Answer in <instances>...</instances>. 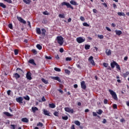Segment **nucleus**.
Instances as JSON below:
<instances>
[{"label":"nucleus","mask_w":129,"mask_h":129,"mask_svg":"<svg viewBox=\"0 0 129 129\" xmlns=\"http://www.w3.org/2000/svg\"><path fill=\"white\" fill-rule=\"evenodd\" d=\"M56 40L58 44H59L60 46H62V45H63V43H64V38L62 36H57L56 37Z\"/></svg>","instance_id":"f257e3e1"},{"label":"nucleus","mask_w":129,"mask_h":129,"mask_svg":"<svg viewBox=\"0 0 129 129\" xmlns=\"http://www.w3.org/2000/svg\"><path fill=\"white\" fill-rule=\"evenodd\" d=\"M109 92H110V94H111L112 97L114 99V100H117L118 98L116 93L110 89L109 90Z\"/></svg>","instance_id":"f03ea898"},{"label":"nucleus","mask_w":129,"mask_h":129,"mask_svg":"<svg viewBox=\"0 0 129 129\" xmlns=\"http://www.w3.org/2000/svg\"><path fill=\"white\" fill-rule=\"evenodd\" d=\"M77 42L79 43V44H81V43H83V42H85V38H83L82 37H78L76 39Z\"/></svg>","instance_id":"7ed1b4c3"},{"label":"nucleus","mask_w":129,"mask_h":129,"mask_svg":"<svg viewBox=\"0 0 129 129\" xmlns=\"http://www.w3.org/2000/svg\"><path fill=\"white\" fill-rule=\"evenodd\" d=\"M64 110L67 112H69V113H73L74 112L73 109L70 107H65Z\"/></svg>","instance_id":"20e7f679"},{"label":"nucleus","mask_w":129,"mask_h":129,"mask_svg":"<svg viewBox=\"0 0 129 129\" xmlns=\"http://www.w3.org/2000/svg\"><path fill=\"white\" fill-rule=\"evenodd\" d=\"M61 6L62 7H63V6H66L67 8H70L72 10H73L74 9L73 7L71 6V5L67 2H62L61 3Z\"/></svg>","instance_id":"39448f33"},{"label":"nucleus","mask_w":129,"mask_h":129,"mask_svg":"<svg viewBox=\"0 0 129 129\" xmlns=\"http://www.w3.org/2000/svg\"><path fill=\"white\" fill-rule=\"evenodd\" d=\"M16 100L19 103H23V101L24 100V99L22 97H19L18 98H17L16 99Z\"/></svg>","instance_id":"423d86ee"},{"label":"nucleus","mask_w":129,"mask_h":129,"mask_svg":"<svg viewBox=\"0 0 129 129\" xmlns=\"http://www.w3.org/2000/svg\"><path fill=\"white\" fill-rule=\"evenodd\" d=\"M32 74L30 72H28L26 74V78L28 79V80H32Z\"/></svg>","instance_id":"0eeeda50"},{"label":"nucleus","mask_w":129,"mask_h":129,"mask_svg":"<svg viewBox=\"0 0 129 129\" xmlns=\"http://www.w3.org/2000/svg\"><path fill=\"white\" fill-rule=\"evenodd\" d=\"M88 60L90 61V63H92V65H95V63H94V60H93V56H90Z\"/></svg>","instance_id":"6e6552de"},{"label":"nucleus","mask_w":129,"mask_h":129,"mask_svg":"<svg viewBox=\"0 0 129 129\" xmlns=\"http://www.w3.org/2000/svg\"><path fill=\"white\" fill-rule=\"evenodd\" d=\"M50 78L53 79V80H57L58 82H61V80L58 77H51Z\"/></svg>","instance_id":"1a4fd4ad"},{"label":"nucleus","mask_w":129,"mask_h":129,"mask_svg":"<svg viewBox=\"0 0 129 129\" xmlns=\"http://www.w3.org/2000/svg\"><path fill=\"white\" fill-rule=\"evenodd\" d=\"M81 88L83 89H86V85L85 84V82L83 81L81 83Z\"/></svg>","instance_id":"9d476101"},{"label":"nucleus","mask_w":129,"mask_h":129,"mask_svg":"<svg viewBox=\"0 0 129 129\" xmlns=\"http://www.w3.org/2000/svg\"><path fill=\"white\" fill-rule=\"evenodd\" d=\"M17 19L19 22H21V23H22L23 24H26V21L23 19V18L21 17H18Z\"/></svg>","instance_id":"9b49d317"},{"label":"nucleus","mask_w":129,"mask_h":129,"mask_svg":"<svg viewBox=\"0 0 129 129\" xmlns=\"http://www.w3.org/2000/svg\"><path fill=\"white\" fill-rule=\"evenodd\" d=\"M117 63H116V62L115 61H113V62H111L110 63L111 68H114V67H115V66H116Z\"/></svg>","instance_id":"f8f14e48"},{"label":"nucleus","mask_w":129,"mask_h":129,"mask_svg":"<svg viewBox=\"0 0 129 129\" xmlns=\"http://www.w3.org/2000/svg\"><path fill=\"white\" fill-rule=\"evenodd\" d=\"M106 54L107 55V56L111 55V50L110 49H107L106 50Z\"/></svg>","instance_id":"ddd939ff"},{"label":"nucleus","mask_w":129,"mask_h":129,"mask_svg":"<svg viewBox=\"0 0 129 129\" xmlns=\"http://www.w3.org/2000/svg\"><path fill=\"white\" fill-rule=\"evenodd\" d=\"M116 35H117L118 36H120L121 34H122V32L120 30H115Z\"/></svg>","instance_id":"4468645a"},{"label":"nucleus","mask_w":129,"mask_h":129,"mask_svg":"<svg viewBox=\"0 0 129 129\" xmlns=\"http://www.w3.org/2000/svg\"><path fill=\"white\" fill-rule=\"evenodd\" d=\"M36 33L38 35H41L42 34L41 29L40 28H36Z\"/></svg>","instance_id":"2eb2a0df"},{"label":"nucleus","mask_w":129,"mask_h":129,"mask_svg":"<svg viewBox=\"0 0 129 129\" xmlns=\"http://www.w3.org/2000/svg\"><path fill=\"white\" fill-rule=\"evenodd\" d=\"M43 112H44V114H45V115H47V116H49V114L50 113H49V111L47 110H46L45 109L43 110Z\"/></svg>","instance_id":"dca6fc26"},{"label":"nucleus","mask_w":129,"mask_h":129,"mask_svg":"<svg viewBox=\"0 0 129 129\" xmlns=\"http://www.w3.org/2000/svg\"><path fill=\"white\" fill-rule=\"evenodd\" d=\"M49 107L50 108H55L56 107V105L54 103L49 104Z\"/></svg>","instance_id":"f3484780"},{"label":"nucleus","mask_w":129,"mask_h":129,"mask_svg":"<svg viewBox=\"0 0 129 129\" xmlns=\"http://www.w3.org/2000/svg\"><path fill=\"white\" fill-rule=\"evenodd\" d=\"M46 34V30L45 29H41V36H45Z\"/></svg>","instance_id":"a211bd4d"},{"label":"nucleus","mask_w":129,"mask_h":129,"mask_svg":"<svg viewBox=\"0 0 129 129\" xmlns=\"http://www.w3.org/2000/svg\"><path fill=\"white\" fill-rule=\"evenodd\" d=\"M32 110L33 112H36V111H38V108H37V107H32Z\"/></svg>","instance_id":"6ab92c4d"},{"label":"nucleus","mask_w":129,"mask_h":129,"mask_svg":"<svg viewBox=\"0 0 129 129\" xmlns=\"http://www.w3.org/2000/svg\"><path fill=\"white\" fill-rule=\"evenodd\" d=\"M29 63H30V64H32V65H36V63H35V61L34 59H30L29 60Z\"/></svg>","instance_id":"aec40b11"},{"label":"nucleus","mask_w":129,"mask_h":129,"mask_svg":"<svg viewBox=\"0 0 129 129\" xmlns=\"http://www.w3.org/2000/svg\"><path fill=\"white\" fill-rule=\"evenodd\" d=\"M4 114H5L7 116H13V115L11 114V113L8 112H4Z\"/></svg>","instance_id":"412c9836"},{"label":"nucleus","mask_w":129,"mask_h":129,"mask_svg":"<svg viewBox=\"0 0 129 129\" xmlns=\"http://www.w3.org/2000/svg\"><path fill=\"white\" fill-rule=\"evenodd\" d=\"M23 1L25 4H26V5H30L31 3V0H23Z\"/></svg>","instance_id":"4be33fe9"},{"label":"nucleus","mask_w":129,"mask_h":129,"mask_svg":"<svg viewBox=\"0 0 129 129\" xmlns=\"http://www.w3.org/2000/svg\"><path fill=\"white\" fill-rule=\"evenodd\" d=\"M22 121H23V122H28L29 119H28V118H23L22 119Z\"/></svg>","instance_id":"5701e85b"},{"label":"nucleus","mask_w":129,"mask_h":129,"mask_svg":"<svg viewBox=\"0 0 129 129\" xmlns=\"http://www.w3.org/2000/svg\"><path fill=\"white\" fill-rule=\"evenodd\" d=\"M117 15L120 16H122L123 17H125V14L122 12H118Z\"/></svg>","instance_id":"b1692460"},{"label":"nucleus","mask_w":129,"mask_h":129,"mask_svg":"<svg viewBox=\"0 0 129 129\" xmlns=\"http://www.w3.org/2000/svg\"><path fill=\"white\" fill-rule=\"evenodd\" d=\"M14 77L16 78V79H18V78H20V76L18 73H16L14 74Z\"/></svg>","instance_id":"393cba45"},{"label":"nucleus","mask_w":129,"mask_h":129,"mask_svg":"<svg viewBox=\"0 0 129 129\" xmlns=\"http://www.w3.org/2000/svg\"><path fill=\"white\" fill-rule=\"evenodd\" d=\"M128 75H129L128 72H126V73L123 74V77H127V76H128Z\"/></svg>","instance_id":"a878e982"},{"label":"nucleus","mask_w":129,"mask_h":129,"mask_svg":"<svg viewBox=\"0 0 129 129\" xmlns=\"http://www.w3.org/2000/svg\"><path fill=\"white\" fill-rule=\"evenodd\" d=\"M70 4H71V5H73L74 6L77 5V3H76L75 1H71Z\"/></svg>","instance_id":"bb28decb"},{"label":"nucleus","mask_w":129,"mask_h":129,"mask_svg":"<svg viewBox=\"0 0 129 129\" xmlns=\"http://www.w3.org/2000/svg\"><path fill=\"white\" fill-rule=\"evenodd\" d=\"M103 112V111H102V110L101 109H99L98 110V112H97V113H98V114H102V113Z\"/></svg>","instance_id":"cd10ccee"},{"label":"nucleus","mask_w":129,"mask_h":129,"mask_svg":"<svg viewBox=\"0 0 129 129\" xmlns=\"http://www.w3.org/2000/svg\"><path fill=\"white\" fill-rule=\"evenodd\" d=\"M0 7L3 8V9H6V8L7 7V6H6V5L3 3H0Z\"/></svg>","instance_id":"c85d7f7f"},{"label":"nucleus","mask_w":129,"mask_h":129,"mask_svg":"<svg viewBox=\"0 0 129 129\" xmlns=\"http://www.w3.org/2000/svg\"><path fill=\"white\" fill-rule=\"evenodd\" d=\"M41 80L43 83H45V84H48V81L45 80V79H42Z\"/></svg>","instance_id":"c756f323"},{"label":"nucleus","mask_w":129,"mask_h":129,"mask_svg":"<svg viewBox=\"0 0 129 129\" xmlns=\"http://www.w3.org/2000/svg\"><path fill=\"white\" fill-rule=\"evenodd\" d=\"M85 49H86V50H89V49H90V45H86L85 46Z\"/></svg>","instance_id":"7c9ffc66"},{"label":"nucleus","mask_w":129,"mask_h":129,"mask_svg":"<svg viewBox=\"0 0 129 129\" xmlns=\"http://www.w3.org/2000/svg\"><path fill=\"white\" fill-rule=\"evenodd\" d=\"M75 124H76V125H78V126L80 125V122L78 120L75 121Z\"/></svg>","instance_id":"2f4dec72"},{"label":"nucleus","mask_w":129,"mask_h":129,"mask_svg":"<svg viewBox=\"0 0 129 129\" xmlns=\"http://www.w3.org/2000/svg\"><path fill=\"white\" fill-rule=\"evenodd\" d=\"M36 47L37 48V49H38L39 50H42V46H41L40 44H37L36 45Z\"/></svg>","instance_id":"473e14b6"},{"label":"nucleus","mask_w":129,"mask_h":129,"mask_svg":"<svg viewBox=\"0 0 129 129\" xmlns=\"http://www.w3.org/2000/svg\"><path fill=\"white\" fill-rule=\"evenodd\" d=\"M98 38L102 40V39H103V38H104V36H103V35H98Z\"/></svg>","instance_id":"72a5a7b5"},{"label":"nucleus","mask_w":129,"mask_h":129,"mask_svg":"<svg viewBox=\"0 0 129 129\" xmlns=\"http://www.w3.org/2000/svg\"><path fill=\"white\" fill-rule=\"evenodd\" d=\"M23 98H24V99H25L26 100H28V101L30 100V97H29V96L28 95L24 97Z\"/></svg>","instance_id":"f704fd0d"},{"label":"nucleus","mask_w":129,"mask_h":129,"mask_svg":"<svg viewBox=\"0 0 129 129\" xmlns=\"http://www.w3.org/2000/svg\"><path fill=\"white\" fill-rule=\"evenodd\" d=\"M55 71H56L57 72H61V69L57 68H54Z\"/></svg>","instance_id":"c9c22d12"},{"label":"nucleus","mask_w":129,"mask_h":129,"mask_svg":"<svg viewBox=\"0 0 129 129\" xmlns=\"http://www.w3.org/2000/svg\"><path fill=\"white\" fill-rule=\"evenodd\" d=\"M58 17H59V18H61V19H64L65 18L64 14H59L58 15Z\"/></svg>","instance_id":"e433bc0d"},{"label":"nucleus","mask_w":129,"mask_h":129,"mask_svg":"<svg viewBox=\"0 0 129 129\" xmlns=\"http://www.w3.org/2000/svg\"><path fill=\"white\" fill-rule=\"evenodd\" d=\"M83 25L84 27H89V24H88L86 22L83 23Z\"/></svg>","instance_id":"4c0bfd02"},{"label":"nucleus","mask_w":129,"mask_h":129,"mask_svg":"<svg viewBox=\"0 0 129 129\" xmlns=\"http://www.w3.org/2000/svg\"><path fill=\"white\" fill-rule=\"evenodd\" d=\"M37 126H40L41 127H42V126H43V123L42 122H39L38 123H37Z\"/></svg>","instance_id":"58836bf2"},{"label":"nucleus","mask_w":129,"mask_h":129,"mask_svg":"<svg viewBox=\"0 0 129 129\" xmlns=\"http://www.w3.org/2000/svg\"><path fill=\"white\" fill-rule=\"evenodd\" d=\"M43 15H45V16L49 15V13H48V11H47L43 12Z\"/></svg>","instance_id":"ea45409f"},{"label":"nucleus","mask_w":129,"mask_h":129,"mask_svg":"<svg viewBox=\"0 0 129 129\" xmlns=\"http://www.w3.org/2000/svg\"><path fill=\"white\" fill-rule=\"evenodd\" d=\"M116 68L118 69V70H120V67L117 63L116 64Z\"/></svg>","instance_id":"a19ab883"},{"label":"nucleus","mask_w":129,"mask_h":129,"mask_svg":"<svg viewBox=\"0 0 129 129\" xmlns=\"http://www.w3.org/2000/svg\"><path fill=\"white\" fill-rule=\"evenodd\" d=\"M66 61H71L72 60V58L68 57L66 58Z\"/></svg>","instance_id":"79ce46f5"},{"label":"nucleus","mask_w":129,"mask_h":129,"mask_svg":"<svg viewBox=\"0 0 129 129\" xmlns=\"http://www.w3.org/2000/svg\"><path fill=\"white\" fill-rule=\"evenodd\" d=\"M62 119H64V120H67L68 119V116H65L62 117Z\"/></svg>","instance_id":"37998d69"},{"label":"nucleus","mask_w":129,"mask_h":129,"mask_svg":"<svg viewBox=\"0 0 129 129\" xmlns=\"http://www.w3.org/2000/svg\"><path fill=\"white\" fill-rule=\"evenodd\" d=\"M80 20L82 22H84V21H85V19L84 18V17H83V16H81L80 17Z\"/></svg>","instance_id":"c03bdc74"},{"label":"nucleus","mask_w":129,"mask_h":129,"mask_svg":"<svg viewBox=\"0 0 129 129\" xmlns=\"http://www.w3.org/2000/svg\"><path fill=\"white\" fill-rule=\"evenodd\" d=\"M15 55H18L19 54V50L15 49L14 50Z\"/></svg>","instance_id":"a18cd8bd"},{"label":"nucleus","mask_w":129,"mask_h":129,"mask_svg":"<svg viewBox=\"0 0 129 129\" xmlns=\"http://www.w3.org/2000/svg\"><path fill=\"white\" fill-rule=\"evenodd\" d=\"M113 108L114 109H116V108H117V105L116 104H114L113 105Z\"/></svg>","instance_id":"49530a36"},{"label":"nucleus","mask_w":129,"mask_h":129,"mask_svg":"<svg viewBox=\"0 0 129 129\" xmlns=\"http://www.w3.org/2000/svg\"><path fill=\"white\" fill-rule=\"evenodd\" d=\"M4 2H7L8 4H12V0H4Z\"/></svg>","instance_id":"de8ad7c7"},{"label":"nucleus","mask_w":129,"mask_h":129,"mask_svg":"<svg viewBox=\"0 0 129 129\" xmlns=\"http://www.w3.org/2000/svg\"><path fill=\"white\" fill-rule=\"evenodd\" d=\"M45 59H47V60H51L52 57H51V56H45Z\"/></svg>","instance_id":"09e8293b"},{"label":"nucleus","mask_w":129,"mask_h":129,"mask_svg":"<svg viewBox=\"0 0 129 129\" xmlns=\"http://www.w3.org/2000/svg\"><path fill=\"white\" fill-rule=\"evenodd\" d=\"M65 73H67V74H70V71L68 70H65Z\"/></svg>","instance_id":"8fccbe9b"},{"label":"nucleus","mask_w":129,"mask_h":129,"mask_svg":"<svg viewBox=\"0 0 129 129\" xmlns=\"http://www.w3.org/2000/svg\"><path fill=\"white\" fill-rule=\"evenodd\" d=\"M11 126H12V127H11L12 129H15L16 128V126H17V125H14V124H12Z\"/></svg>","instance_id":"3c124183"},{"label":"nucleus","mask_w":129,"mask_h":129,"mask_svg":"<svg viewBox=\"0 0 129 129\" xmlns=\"http://www.w3.org/2000/svg\"><path fill=\"white\" fill-rule=\"evenodd\" d=\"M103 67H105V68H106V67H107V66H108V64L107 63H103Z\"/></svg>","instance_id":"603ef678"},{"label":"nucleus","mask_w":129,"mask_h":129,"mask_svg":"<svg viewBox=\"0 0 129 129\" xmlns=\"http://www.w3.org/2000/svg\"><path fill=\"white\" fill-rule=\"evenodd\" d=\"M58 114H59V113H58V112L56 111L54 113V115H55V116H58Z\"/></svg>","instance_id":"864d4df0"},{"label":"nucleus","mask_w":129,"mask_h":129,"mask_svg":"<svg viewBox=\"0 0 129 129\" xmlns=\"http://www.w3.org/2000/svg\"><path fill=\"white\" fill-rule=\"evenodd\" d=\"M9 28H10V29H13V24H10L9 25Z\"/></svg>","instance_id":"5fc2aeb1"},{"label":"nucleus","mask_w":129,"mask_h":129,"mask_svg":"<svg viewBox=\"0 0 129 129\" xmlns=\"http://www.w3.org/2000/svg\"><path fill=\"white\" fill-rule=\"evenodd\" d=\"M59 52H60V53H63V52H64V49H63V48H60V49H59Z\"/></svg>","instance_id":"6e6d98bb"},{"label":"nucleus","mask_w":129,"mask_h":129,"mask_svg":"<svg viewBox=\"0 0 129 129\" xmlns=\"http://www.w3.org/2000/svg\"><path fill=\"white\" fill-rule=\"evenodd\" d=\"M106 29L107 31H108L109 32H111V29H110V28H109V27H106Z\"/></svg>","instance_id":"4d7b16f0"},{"label":"nucleus","mask_w":129,"mask_h":129,"mask_svg":"<svg viewBox=\"0 0 129 129\" xmlns=\"http://www.w3.org/2000/svg\"><path fill=\"white\" fill-rule=\"evenodd\" d=\"M93 13H94V14H96V13H97V10L96 9H94L93 10Z\"/></svg>","instance_id":"13d9d810"},{"label":"nucleus","mask_w":129,"mask_h":129,"mask_svg":"<svg viewBox=\"0 0 129 129\" xmlns=\"http://www.w3.org/2000/svg\"><path fill=\"white\" fill-rule=\"evenodd\" d=\"M104 104H107V99H105L104 100Z\"/></svg>","instance_id":"bf43d9fd"},{"label":"nucleus","mask_w":129,"mask_h":129,"mask_svg":"<svg viewBox=\"0 0 129 129\" xmlns=\"http://www.w3.org/2000/svg\"><path fill=\"white\" fill-rule=\"evenodd\" d=\"M33 53H34V54H37V50L35 49H33L32 50Z\"/></svg>","instance_id":"052dcab7"},{"label":"nucleus","mask_w":129,"mask_h":129,"mask_svg":"<svg viewBox=\"0 0 129 129\" xmlns=\"http://www.w3.org/2000/svg\"><path fill=\"white\" fill-rule=\"evenodd\" d=\"M93 116H97V114L95 112H93Z\"/></svg>","instance_id":"680f3d73"},{"label":"nucleus","mask_w":129,"mask_h":129,"mask_svg":"<svg viewBox=\"0 0 129 129\" xmlns=\"http://www.w3.org/2000/svg\"><path fill=\"white\" fill-rule=\"evenodd\" d=\"M120 121L121 122H124V121H125V120H124V118H122V119H121L120 120Z\"/></svg>","instance_id":"e2e57ef3"},{"label":"nucleus","mask_w":129,"mask_h":129,"mask_svg":"<svg viewBox=\"0 0 129 129\" xmlns=\"http://www.w3.org/2000/svg\"><path fill=\"white\" fill-rule=\"evenodd\" d=\"M41 100L42 101H46V99H45V97H43L42 98H41Z\"/></svg>","instance_id":"0e129e2a"},{"label":"nucleus","mask_w":129,"mask_h":129,"mask_svg":"<svg viewBox=\"0 0 129 129\" xmlns=\"http://www.w3.org/2000/svg\"><path fill=\"white\" fill-rule=\"evenodd\" d=\"M58 91H59V92H60V93H63V90L61 89H58Z\"/></svg>","instance_id":"69168bd1"},{"label":"nucleus","mask_w":129,"mask_h":129,"mask_svg":"<svg viewBox=\"0 0 129 129\" xmlns=\"http://www.w3.org/2000/svg\"><path fill=\"white\" fill-rule=\"evenodd\" d=\"M7 94L8 95H10L11 94V90H9L7 91Z\"/></svg>","instance_id":"338daca9"},{"label":"nucleus","mask_w":129,"mask_h":129,"mask_svg":"<svg viewBox=\"0 0 129 129\" xmlns=\"http://www.w3.org/2000/svg\"><path fill=\"white\" fill-rule=\"evenodd\" d=\"M71 129H75V127L74 126V125H73L71 127Z\"/></svg>","instance_id":"774afa93"}]
</instances>
